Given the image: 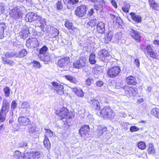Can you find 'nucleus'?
Listing matches in <instances>:
<instances>
[{"mask_svg": "<svg viewBox=\"0 0 159 159\" xmlns=\"http://www.w3.org/2000/svg\"><path fill=\"white\" fill-rule=\"evenodd\" d=\"M55 113L59 120L62 121L65 125H69L75 116L74 112L69 111L66 107H63L60 110H55Z\"/></svg>", "mask_w": 159, "mask_h": 159, "instance_id": "1", "label": "nucleus"}, {"mask_svg": "<svg viewBox=\"0 0 159 159\" xmlns=\"http://www.w3.org/2000/svg\"><path fill=\"white\" fill-rule=\"evenodd\" d=\"M139 48L147 57L153 59H157L159 57V51L154 50L153 46L151 44H147L145 47L144 45L140 44Z\"/></svg>", "mask_w": 159, "mask_h": 159, "instance_id": "2", "label": "nucleus"}, {"mask_svg": "<svg viewBox=\"0 0 159 159\" xmlns=\"http://www.w3.org/2000/svg\"><path fill=\"white\" fill-rule=\"evenodd\" d=\"M99 117L105 119L112 120L114 118L115 114L114 111L109 106H105L96 113Z\"/></svg>", "mask_w": 159, "mask_h": 159, "instance_id": "3", "label": "nucleus"}, {"mask_svg": "<svg viewBox=\"0 0 159 159\" xmlns=\"http://www.w3.org/2000/svg\"><path fill=\"white\" fill-rule=\"evenodd\" d=\"M10 104L8 101L4 99L2 102V108L0 110V123L4 122L6 119L7 115L8 112Z\"/></svg>", "mask_w": 159, "mask_h": 159, "instance_id": "4", "label": "nucleus"}, {"mask_svg": "<svg viewBox=\"0 0 159 159\" xmlns=\"http://www.w3.org/2000/svg\"><path fill=\"white\" fill-rule=\"evenodd\" d=\"M121 70L120 67L119 66H115L107 69V74L109 78H114L119 75Z\"/></svg>", "mask_w": 159, "mask_h": 159, "instance_id": "5", "label": "nucleus"}, {"mask_svg": "<svg viewBox=\"0 0 159 159\" xmlns=\"http://www.w3.org/2000/svg\"><path fill=\"white\" fill-rule=\"evenodd\" d=\"M16 56V54L12 52H7L5 54V57H2V60L3 63L5 64L12 66L15 64L14 61L9 58L11 57H13Z\"/></svg>", "mask_w": 159, "mask_h": 159, "instance_id": "6", "label": "nucleus"}, {"mask_svg": "<svg viewBox=\"0 0 159 159\" xmlns=\"http://www.w3.org/2000/svg\"><path fill=\"white\" fill-rule=\"evenodd\" d=\"M87 62L85 57H81L73 63V66L75 69H81L85 67Z\"/></svg>", "mask_w": 159, "mask_h": 159, "instance_id": "7", "label": "nucleus"}, {"mask_svg": "<svg viewBox=\"0 0 159 159\" xmlns=\"http://www.w3.org/2000/svg\"><path fill=\"white\" fill-rule=\"evenodd\" d=\"M123 89L124 93V95L130 97L134 96L138 93L137 88L134 86L125 85L123 88Z\"/></svg>", "mask_w": 159, "mask_h": 159, "instance_id": "8", "label": "nucleus"}, {"mask_svg": "<svg viewBox=\"0 0 159 159\" xmlns=\"http://www.w3.org/2000/svg\"><path fill=\"white\" fill-rule=\"evenodd\" d=\"M87 10V6L81 5L77 7L75 11V14L78 17L81 18L86 16Z\"/></svg>", "mask_w": 159, "mask_h": 159, "instance_id": "9", "label": "nucleus"}, {"mask_svg": "<svg viewBox=\"0 0 159 159\" xmlns=\"http://www.w3.org/2000/svg\"><path fill=\"white\" fill-rule=\"evenodd\" d=\"M99 59L102 61H106L110 59L111 56L110 52L105 49L100 50L98 54Z\"/></svg>", "mask_w": 159, "mask_h": 159, "instance_id": "10", "label": "nucleus"}, {"mask_svg": "<svg viewBox=\"0 0 159 159\" xmlns=\"http://www.w3.org/2000/svg\"><path fill=\"white\" fill-rule=\"evenodd\" d=\"M90 128L89 125H84L79 130V132L82 137L86 139L89 138L90 135Z\"/></svg>", "mask_w": 159, "mask_h": 159, "instance_id": "11", "label": "nucleus"}, {"mask_svg": "<svg viewBox=\"0 0 159 159\" xmlns=\"http://www.w3.org/2000/svg\"><path fill=\"white\" fill-rule=\"evenodd\" d=\"M26 45L28 48H34L39 46V43L36 38H30L26 41Z\"/></svg>", "mask_w": 159, "mask_h": 159, "instance_id": "12", "label": "nucleus"}, {"mask_svg": "<svg viewBox=\"0 0 159 159\" xmlns=\"http://www.w3.org/2000/svg\"><path fill=\"white\" fill-rule=\"evenodd\" d=\"M41 19V16L38 15L36 13L33 12L28 13L26 15L25 20L26 21L32 22L34 21L39 19V21Z\"/></svg>", "mask_w": 159, "mask_h": 159, "instance_id": "13", "label": "nucleus"}, {"mask_svg": "<svg viewBox=\"0 0 159 159\" xmlns=\"http://www.w3.org/2000/svg\"><path fill=\"white\" fill-rule=\"evenodd\" d=\"M18 122L19 126L25 127L31 124L30 119L24 116H20L18 117Z\"/></svg>", "mask_w": 159, "mask_h": 159, "instance_id": "14", "label": "nucleus"}, {"mask_svg": "<svg viewBox=\"0 0 159 159\" xmlns=\"http://www.w3.org/2000/svg\"><path fill=\"white\" fill-rule=\"evenodd\" d=\"M10 14L12 19L16 20L22 17L23 13L18 8L16 7L11 10Z\"/></svg>", "mask_w": 159, "mask_h": 159, "instance_id": "15", "label": "nucleus"}, {"mask_svg": "<svg viewBox=\"0 0 159 159\" xmlns=\"http://www.w3.org/2000/svg\"><path fill=\"white\" fill-rule=\"evenodd\" d=\"M90 107L93 110L98 111L101 108V105L99 101L95 98L91 99L89 102Z\"/></svg>", "mask_w": 159, "mask_h": 159, "instance_id": "16", "label": "nucleus"}, {"mask_svg": "<svg viewBox=\"0 0 159 159\" xmlns=\"http://www.w3.org/2000/svg\"><path fill=\"white\" fill-rule=\"evenodd\" d=\"M70 58L68 57H64L59 59L57 63V66L60 68L66 66L69 63Z\"/></svg>", "mask_w": 159, "mask_h": 159, "instance_id": "17", "label": "nucleus"}, {"mask_svg": "<svg viewBox=\"0 0 159 159\" xmlns=\"http://www.w3.org/2000/svg\"><path fill=\"white\" fill-rule=\"evenodd\" d=\"M129 33L131 38L136 42L139 43L141 41V36L139 32L133 29H131Z\"/></svg>", "mask_w": 159, "mask_h": 159, "instance_id": "18", "label": "nucleus"}, {"mask_svg": "<svg viewBox=\"0 0 159 159\" xmlns=\"http://www.w3.org/2000/svg\"><path fill=\"white\" fill-rule=\"evenodd\" d=\"M52 84L55 88L54 90L58 94L62 95L64 94V87L62 85L54 81L52 82Z\"/></svg>", "mask_w": 159, "mask_h": 159, "instance_id": "19", "label": "nucleus"}, {"mask_svg": "<svg viewBox=\"0 0 159 159\" xmlns=\"http://www.w3.org/2000/svg\"><path fill=\"white\" fill-rule=\"evenodd\" d=\"M65 26L69 30L70 33L73 34L77 30V28L75 27L72 22L69 20H66L65 22Z\"/></svg>", "mask_w": 159, "mask_h": 159, "instance_id": "20", "label": "nucleus"}, {"mask_svg": "<svg viewBox=\"0 0 159 159\" xmlns=\"http://www.w3.org/2000/svg\"><path fill=\"white\" fill-rule=\"evenodd\" d=\"M96 32L102 34L105 32V24L102 21H99L97 23L95 28Z\"/></svg>", "mask_w": 159, "mask_h": 159, "instance_id": "21", "label": "nucleus"}, {"mask_svg": "<svg viewBox=\"0 0 159 159\" xmlns=\"http://www.w3.org/2000/svg\"><path fill=\"white\" fill-rule=\"evenodd\" d=\"M125 80L128 85L135 86L138 84L136 77L132 75L129 76L126 78Z\"/></svg>", "mask_w": 159, "mask_h": 159, "instance_id": "22", "label": "nucleus"}, {"mask_svg": "<svg viewBox=\"0 0 159 159\" xmlns=\"http://www.w3.org/2000/svg\"><path fill=\"white\" fill-rule=\"evenodd\" d=\"M72 92L78 97L82 98L84 96V92L80 88L76 87L73 88L71 89Z\"/></svg>", "mask_w": 159, "mask_h": 159, "instance_id": "23", "label": "nucleus"}, {"mask_svg": "<svg viewBox=\"0 0 159 159\" xmlns=\"http://www.w3.org/2000/svg\"><path fill=\"white\" fill-rule=\"evenodd\" d=\"M148 2L150 8L153 10H159V5L155 1V0H148Z\"/></svg>", "mask_w": 159, "mask_h": 159, "instance_id": "24", "label": "nucleus"}, {"mask_svg": "<svg viewBox=\"0 0 159 159\" xmlns=\"http://www.w3.org/2000/svg\"><path fill=\"white\" fill-rule=\"evenodd\" d=\"M129 15L132 19L136 23H138L141 22L142 18L140 16L136 15L135 13L133 12H130Z\"/></svg>", "mask_w": 159, "mask_h": 159, "instance_id": "25", "label": "nucleus"}, {"mask_svg": "<svg viewBox=\"0 0 159 159\" xmlns=\"http://www.w3.org/2000/svg\"><path fill=\"white\" fill-rule=\"evenodd\" d=\"M113 36V33L111 31L107 32L104 36V43L106 44L109 43L111 41Z\"/></svg>", "mask_w": 159, "mask_h": 159, "instance_id": "26", "label": "nucleus"}, {"mask_svg": "<svg viewBox=\"0 0 159 159\" xmlns=\"http://www.w3.org/2000/svg\"><path fill=\"white\" fill-rule=\"evenodd\" d=\"M59 34L58 30L56 28L52 27L51 28V31L49 33V35L51 38H56Z\"/></svg>", "mask_w": 159, "mask_h": 159, "instance_id": "27", "label": "nucleus"}, {"mask_svg": "<svg viewBox=\"0 0 159 159\" xmlns=\"http://www.w3.org/2000/svg\"><path fill=\"white\" fill-rule=\"evenodd\" d=\"M102 70L101 66L98 64H96L93 68L92 72L94 75H98L100 72H102Z\"/></svg>", "mask_w": 159, "mask_h": 159, "instance_id": "28", "label": "nucleus"}, {"mask_svg": "<svg viewBox=\"0 0 159 159\" xmlns=\"http://www.w3.org/2000/svg\"><path fill=\"white\" fill-rule=\"evenodd\" d=\"M13 157L16 159H24L25 158V156L24 154L18 150L15 152Z\"/></svg>", "mask_w": 159, "mask_h": 159, "instance_id": "29", "label": "nucleus"}, {"mask_svg": "<svg viewBox=\"0 0 159 159\" xmlns=\"http://www.w3.org/2000/svg\"><path fill=\"white\" fill-rule=\"evenodd\" d=\"M151 115L159 119V107L153 108L150 111Z\"/></svg>", "mask_w": 159, "mask_h": 159, "instance_id": "30", "label": "nucleus"}, {"mask_svg": "<svg viewBox=\"0 0 159 159\" xmlns=\"http://www.w3.org/2000/svg\"><path fill=\"white\" fill-rule=\"evenodd\" d=\"M97 20L96 19H92L89 20L87 23V27L89 29L92 28L95 26L97 23Z\"/></svg>", "mask_w": 159, "mask_h": 159, "instance_id": "31", "label": "nucleus"}, {"mask_svg": "<svg viewBox=\"0 0 159 159\" xmlns=\"http://www.w3.org/2000/svg\"><path fill=\"white\" fill-rule=\"evenodd\" d=\"M147 152L149 155H153L155 153V150L152 144L149 143L147 149Z\"/></svg>", "mask_w": 159, "mask_h": 159, "instance_id": "32", "label": "nucleus"}, {"mask_svg": "<svg viewBox=\"0 0 159 159\" xmlns=\"http://www.w3.org/2000/svg\"><path fill=\"white\" fill-rule=\"evenodd\" d=\"M6 26L4 22L0 23V39H2L4 37V31L6 29Z\"/></svg>", "mask_w": 159, "mask_h": 159, "instance_id": "33", "label": "nucleus"}, {"mask_svg": "<svg viewBox=\"0 0 159 159\" xmlns=\"http://www.w3.org/2000/svg\"><path fill=\"white\" fill-rule=\"evenodd\" d=\"M107 131V128L106 127H98L97 129V133L98 135L100 136L102 135L104 132Z\"/></svg>", "mask_w": 159, "mask_h": 159, "instance_id": "34", "label": "nucleus"}, {"mask_svg": "<svg viewBox=\"0 0 159 159\" xmlns=\"http://www.w3.org/2000/svg\"><path fill=\"white\" fill-rule=\"evenodd\" d=\"M89 61L91 64H95L96 61V55L95 53H92L90 54L89 56Z\"/></svg>", "mask_w": 159, "mask_h": 159, "instance_id": "35", "label": "nucleus"}, {"mask_svg": "<svg viewBox=\"0 0 159 159\" xmlns=\"http://www.w3.org/2000/svg\"><path fill=\"white\" fill-rule=\"evenodd\" d=\"M38 56L41 60L44 62H48L51 61V57L49 55H45L42 56L38 55Z\"/></svg>", "mask_w": 159, "mask_h": 159, "instance_id": "36", "label": "nucleus"}, {"mask_svg": "<svg viewBox=\"0 0 159 159\" xmlns=\"http://www.w3.org/2000/svg\"><path fill=\"white\" fill-rule=\"evenodd\" d=\"M137 146L139 149L142 150H144L146 147V145L145 143L142 141H140L137 142Z\"/></svg>", "mask_w": 159, "mask_h": 159, "instance_id": "37", "label": "nucleus"}, {"mask_svg": "<svg viewBox=\"0 0 159 159\" xmlns=\"http://www.w3.org/2000/svg\"><path fill=\"white\" fill-rule=\"evenodd\" d=\"M65 4H66L68 6L76 5L79 2V0H63Z\"/></svg>", "mask_w": 159, "mask_h": 159, "instance_id": "38", "label": "nucleus"}, {"mask_svg": "<svg viewBox=\"0 0 159 159\" xmlns=\"http://www.w3.org/2000/svg\"><path fill=\"white\" fill-rule=\"evenodd\" d=\"M27 53V52L26 49H22L18 52L16 57L19 58H22L25 56Z\"/></svg>", "mask_w": 159, "mask_h": 159, "instance_id": "39", "label": "nucleus"}, {"mask_svg": "<svg viewBox=\"0 0 159 159\" xmlns=\"http://www.w3.org/2000/svg\"><path fill=\"white\" fill-rule=\"evenodd\" d=\"M56 8L57 10H61L63 8V4L62 0H57L56 3Z\"/></svg>", "mask_w": 159, "mask_h": 159, "instance_id": "40", "label": "nucleus"}, {"mask_svg": "<svg viewBox=\"0 0 159 159\" xmlns=\"http://www.w3.org/2000/svg\"><path fill=\"white\" fill-rule=\"evenodd\" d=\"M45 138L43 141V144L45 147L48 149H49L50 148L51 143L48 138L45 136Z\"/></svg>", "mask_w": 159, "mask_h": 159, "instance_id": "41", "label": "nucleus"}, {"mask_svg": "<svg viewBox=\"0 0 159 159\" xmlns=\"http://www.w3.org/2000/svg\"><path fill=\"white\" fill-rule=\"evenodd\" d=\"M130 6L129 4L125 3L124 6L122 7V9L123 11L125 13H127L129 12Z\"/></svg>", "mask_w": 159, "mask_h": 159, "instance_id": "42", "label": "nucleus"}, {"mask_svg": "<svg viewBox=\"0 0 159 159\" xmlns=\"http://www.w3.org/2000/svg\"><path fill=\"white\" fill-rule=\"evenodd\" d=\"M65 78L69 80L71 82H72L74 83H76L77 82V81L75 78L73 76H70L69 75H66L65 76Z\"/></svg>", "mask_w": 159, "mask_h": 159, "instance_id": "43", "label": "nucleus"}, {"mask_svg": "<svg viewBox=\"0 0 159 159\" xmlns=\"http://www.w3.org/2000/svg\"><path fill=\"white\" fill-rule=\"evenodd\" d=\"M3 90L5 97H9L10 96L11 90L10 88L9 87L7 86L3 89Z\"/></svg>", "mask_w": 159, "mask_h": 159, "instance_id": "44", "label": "nucleus"}, {"mask_svg": "<svg viewBox=\"0 0 159 159\" xmlns=\"http://www.w3.org/2000/svg\"><path fill=\"white\" fill-rule=\"evenodd\" d=\"M28 131L30 134H33L36 132L35 127L31 124V123L28 125Z\"/></svg>", "mask_w": 159, "mask_h": 159, "instance_id": "45", "label": "nucleus"}, {"mask_svg": "<svg viewBox=\"0 0 159 159\" xmlns=\"http://www.w3.org/2000/svg\"><path fill=\"white\" fill-rule=\"evenodd\" d=\"M48 49L47 47L45 46H43L40 49L38 55L41 56L42 54H45Z\"/></svg>", "mask_w": 159, "mask_h": 159, "instance_id": "46", "label": "nucleus"}, {"mask_svg": "<svg viewBox=\"0 0 159 159\" xmlns=\"http://www.w3.org/2000/svg\"><path fill=\"white\" fill-rule=\"evenodd\" d=\"M94 80L90 78H88L85 81V84L87 86H90L93 83Z\"/></svg>", "mask_w": 159, "mask_h": 159, "instance_id": "47", "label": "nucleus"}, {"mask_svg": "<svg viewBox=\"0 0 159 159\" xmlns=\"http://www.w3.org/2000/svg\"><path fill=\"white\" fill-rule=\"evenodd\" d=\"M33 66L35 68H39L41 67V65L39 62L36 61H34L32 62Z\"/></svg>", "mask_w": 159, "mask_h": 159, "instance_id": "48", "label": "nucleus"}, {"mask_svg": "<svg viewBox=\"0 0 159 159\" xmlns=\"http://www.w3.org/2000/svg\"><path fill=\"white\" fill-rule=\"evenodd\" d=\"M139 128L135 126H132L130 127L129 130L131 132H134L139 131Z\"/></svg>", "mask_w": 159, "mask_h": 159, "instance_id": "49", "label": "nucleus"}, {"mask_svg": "<svg viewBox=\"0 0 159 159\" xmlns=\"http://www.w3.org/2000/svg\"><path fill=\"white\" fill-rule=\"evenodd\" d=\"M17 104L15 100H14L11 102V108L12 111H13L17 107Z\"/></svg>", "mask_w": 159, "mask_h": 159, "instance_id": "50", "label": "nucleus"}, {"mask_svg": "<svg viewBox=\"0 0 159 159\" xmlns=\"http://www.w3.org/2000/svg\"><path fill=\"white\" fill-rule=\"evenodd\" d=\"M46 137L48 138V136L51 137L53 136V132L50 129H46Z\"/></svg>", "mask_w": 159, "mask_h": 159, "instance_id": "51", "label": "nucleus"}, {"mask_svg": "<svg viewBox=\"0 0 159 159\" xmlns=\"http://www.w3.org/2000/svg\"><path fill=\"white\" fill-rule=\"evenodd\" d=\"M21 106L22 107L23 109L27 108L30 107L29 103L27 102H23L22 103Z\"/></svg>", "mask_w": 159, "mask_h": 159, "instance_id": "52", "label": "nucleus"}, {"mask_svg": "<svg viewBox=\"0 0 159 159\" xmlns=\"http://www.w3.org/2000/svg\"><path fill=\"white\" fill-rule=\"evenodd\" d=\"M30 32L28 30H25L24 31V33L23 34V37H24L27 38L28 36V34H30Z\"/></svg>", "mask_w": 159, "mask_h": 159, "instance_id": "53", "label": "nucleus"}, {"mask_svg": "<svg viewBox=\"0 0 159 159\" xmlns=\"http://www.w3.org/2000/svg\"><path fill=\"white\" fill-rule=\"evenodd\" d=\"M94 13V12L93 8H92L88 11V15L89 16H91L93 15Z\"/></svg>", "mask_w": 159, "mask_h": 159, "instance_id": "54", "label": "nucleus"}, {"mask_svg": "<svg viewBox=\"0 0 159 159\" xmlns=\"http://www.w3.org/2000/svg\"><path fill=\"white\" fill-rule=\"evenodd\" d=\"M111 3L115 8H117L118 6L115 0H111Z\"/></svg>", "mask_w": 159, "mask_h": 159, "instance_id": "55", "label": "nucleus"}, {"mask_svg": "<svg viewBox=\"0 0 159 159\" xmlns=\"http://www.w3.org/2000/svg\"><path fill=\"white\" fill-rule=\"evenodd\" d=\"M134 63L138 67H139L140 62L138 59L136 58L134 60Z\"/></svg>", "mask_w": 159, "mask_h": 159, "instance_id": "56", "label": "nucleus"}, {"mask_svg": "<svg viewBox=\"0 0 159 159\" xmlns=\"http://www.w3.org/2000/svg\"><path fill=\"white\" fill-rule=\"evenodd\" d=\"M96 84L97 86L100 87L103 85V82L101 81H98L96 82Z\"/></svg>", "mask_w": 159, "mask_h": 159, "instance_id": "57", "label": "nucleus"}, {"mask_svg": "<svg viewBox=\"0 0 159 159\" xmlns=\"http://www.w3.org/2000/svg\"><path fill=\"white\" fill-rule=\"evenodd\" d=\"M34 154L35 155V157H37V158H38L39 157H40L41 152H40L39 151L35 152H34Z\"/></svg>", "mask_w": 159, "mask_h": 159, "instance_id": "58", "label": "nucleus"}, {"mask_svg": "<svg viewBox=\"0 0 159 159\" xmlns=\"http://www.w3.org/2000/svg\"><path fill=\"white\" fill-rule=\"evenodd\" d=\"M27 145V143H26L22 142L20 143L19 144L20 147H25Z\"/></svg>", "mask_w": 159, "mask_h": 159, "instance_id": "59", "label": "nucleus"}, {"mask_svg": "<svg viewBox=\"0 0 159 159\" xmlns=\"http://www.w3.org/2000/svg\"><path fill=\"white\" fill-rule=\"evenodd\" d=\"M94 9L96 11H98L99 10V7L98 5L96 4H94L93 6Z\"/></svg>", "mask_w": 159, "mask_h": 159, "instance_id": "60", "label": "nucleus"}, {"mask_svg": "<svg viewBox=\"0 0 159 159\" xmlns=\"http://www.w3.org/2000/svg\"><path fill=\"white\" fill-rule=\"evenodd\" d=\"M143 101V98H141L137 100V102L139 103H141Z\"/></svg>", "mask_w": 159, "mask_h": 159, "instance_id": "61", "label": "nucleus"}, {"mask_svg": "<svg viewBox=\"0 0 159 159\" xmlns=\"http://www.w3.org/2000/svg\"><path fill=\"white\" fill-rule=\"evenodd\" d=\"M4 127L3 125H1L0 126V131L4 130Z\"/></svg>", "mask_w": 159, "mask_h": 159, "instance_id": "62", "label": "nucleus"}, {"mask_svg": "<svg viewBox=\"0 0 159 159\" xmlns=\"http://www.w3.org/2000/svg\"><path fill=\"white\" fill-rule=\"evenodd\" d=\"M89 0L93 3H95L98 1V0Z\"/></svg>", "mask_w": 159, "mask_h": 159, "instance_id": "63", "label": "nucleus"}, {"mask_svg": "<svg viewBox=\"0 0 159 159\" xmlns=\"http://www.w3.org/2000/svg\"><path fill=\"white\" fill-rule=\"evenodd\" d=\"M100 2L103 4H105V1L104 0H101Z\"/></svg>", "mask_w": 159, "mask_h": 159, "instance_id": "64", "label": "nucleus"}]
</instances>
